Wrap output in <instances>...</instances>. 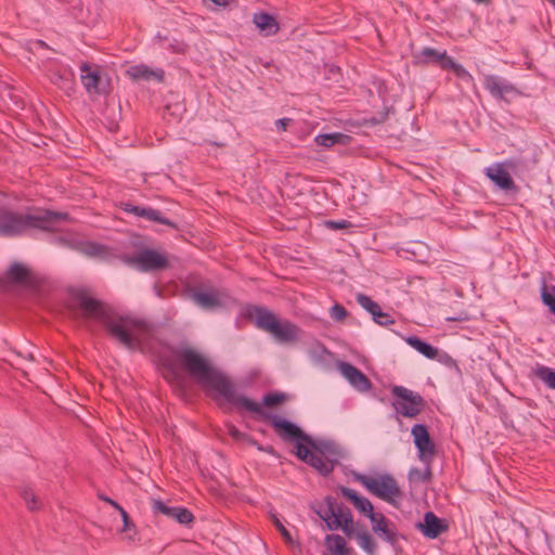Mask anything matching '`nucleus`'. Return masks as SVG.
<instances>
[{"label": "nucleus", "instance_id": "obj_16", "mask_svg": "<svg viewBox=\"0 0 555 555\" xmlns=\"http://www.w3.org/2000/svg\"><path fill=\"white\" fill-rule=\"evenodd\" d=\"M486 176L501 190L516 192L518 190L509 172L501 163L493 164L485 169Z\"/></svg>", "mask_w": 555, "mask_h": 555}, {"label": "nucleus", "instance_id": "obj_42", "mask_svg": "<svg viewBox=\"0 0 555 555\" xmlns=\"http://www.w3.org/2000/svg\"><path fill=\"white\" fill-rule=\"evenodd\" d=\"M324 224L331 230H343L351 227V223L347 220H326Z\"/></svg>", "mask_w": 555, "mask_h": 555}, {"label": "nucleus", "instance_id": "obj_4", "mask_svg": "<svg viewBox=\"0 0 555 555\" xmlns=\"http://www.w3.org/2000/svg\"><path fill=\"white\" fill-rule=\"evenodd\" d=\"M284 430L285 434L292 438L299 437L305 439L306 443L318 453L317 472L322 476L332 474L336 465H338L341 460L348 457V451L339 443L333 440H314L296 424H287Z\"/></svg>", "mask_w": 555, "mask_h": 555}, {"label": "nucleus", "instance_id": "obj_6", "mask_svg": "<svg viewBox=\"0 0 555 555\" xmlns=\"http://www.w3.org/2000/svg\"><path fill=\"white\" fill-rule=\"evenodd\" d=\"M120 259L140 272L156 273L170 268L169 255L150 247H139L132 255H121Z\"/></svg>", "mask_w": 555, "mask_h": 555}, {"label": "nucleus", "instance_id": "obj_20", "mask_svg": "<svg viewBox=\"0 0 555 555\" xmlns=\"http://www.w3.org/2000/svg\"><path fill=\"white\" fill-rule=\"evenodd\" d=\"M485 87L492 96L501 100L508 94L518 93L514 85L495 75H488L485 78Z\"/></svg>", "mask_w": 555, "mask_h": 555}, {"label": "nucleus", "instance_id": "obj_21", "mask_svg": "<svg viewBox=\"0 0 555 555\" xmlns=\"http://www.w3.org/2000/svg\"><path fill=\"white\" fill-rule=\"evenodd\" d=\"M339 492L346 498L352 505L362 514H364L370 520L372 515H377L378 513L374 512L373 504L369 499L360 495L353 489L340 486L338 488Z\"/></svg>", "mask_w": 555, "mask_h": 555}, {"label": "nucleus", "instance_id": "obj_9", "mask_svg": "<svg viewBox=\"0 0 555 555\" xmlns=\"http://www.w3.org/2000/svg\"><path fill=\"white\" fill-rule=\"evenodd\" d=\"M80 80L90 96L106 95L112 91L111 80L96 64L80 65Z\"/></svg>", "mask_w": 555, "mask_h": 555}, {"label": "nucleus", "instance_id": "obj_5", "mask_svg": "<svg viewBox=\"0 0 555 555\" xmlns=\"http://www.w3.org/2000/svg\"><path fill=\"white\" fill-rule=\"evenodd\" d=\"M255 325L270 333L278 343L289 344L298 339L300 328L288 320L280 321L276 315L264 307H253Z\"/></svg>", "mask_w": 555, "mask_h": 555}, {"label": "nucleus", "instance_id": "obj_3", "mask_svg": "<svg viewBox=\"0 0 555 555\" xmlns=\"http://www.w3.org/2000/svg\"><path fill=\"white\" fill-rule=\"evenodd\" d=\"M67 219V214L35 209L27 214L5 211L0 216V234L18 235L28 229L57 231L60 224Z\"/></svg>", "mask_w": 555, "mask_h": 555}, {"label": "nucleus", "instance_id": "obj_40", "mask_svg": "<svg viewBox=\"0 0 555 555\" xmlns=\"http://www.w3.org/2000/svg\"><path fill=\"white\" fill-rule=\"evenodd\" d=\"M347 314L348 312L345 307L339 304H335L330 310L331 318L336 321H343Z\"/></svg>", "mask_w": 555, "mask_h": 555}, {"label": "nucleus", "instance_id": "obj_49", "mask_svg": "<svg viewBox=\"0 0 555 555\" xmlns=\"http://www.w3.org/2000/svg\"><path fill=\"white\" fill-rule=\"evenodd\" d=\"M246 443L250 444V446H254L258 449V446H261L260 443H258L251 436H247V439L245 441Z\"/></svg>", "mask_w": 555, "mask_h": 555}, {"label": "nucleus", "instance_id": "obj_24", "mask_svg": "<svg viewBox=\"0 0 555 555\" xmlns=\"http://www.w3.org/2000/svg\"><path fill=\"white\" fill-rule=\"evenodd\" d=\"M253 21L264 36L275 35L280 29L275 18L268 13L254 14Z\"/></svg>", "mask_w": 555, "mask_h": 555}, {"label": "nucleus", "instance_id": "obj_46", "mask_svg": "<svg viewBox=\"0 0 555 555\" xmlns=\"http://www.w3.org/2000/svg\"><path fill=\"white\" fill-rule=\"evenodd\" d=\"M387 118V113H380L378 116H374L371 118V124L373 125H377V124H382L386 120Z\"/></svg>", "mask_w": 555, "mask_h": 555}, {"label": "nucleus", "instance_id": "obj_17", "mask_svg": "<svg viewBox=\"0 0 555 555\" xmlns=\"http://www.w3.org/2000/svg\"><path fill=\"white\" fill-rule=\"evenodd\" d=\"M415 528L426 538L436 539L448 530V525L443 519L436 516L435 513L426 512L424 515V521L417 522Z\"/></svg>", "mask_w": 555, "mask_h": 555}, {"label": "nucleus", "instance_id": "obj_48", "mask_svg": "<svg viewBox=\"0 0 555 555\" xmlns=\"http://www.w3.org/2000/svg\"><path fill=\"white\" fill-rule=\"evenodd\" d=\"M258 450L261 451V452H266V453L272 454V455L275 454V450H274V448L272 446H267V447L258 446Z\"/></svg>", "mask_w": 555, "mask_h": 555}, {"label": "nucleus", "instance_id": "obj_2", "mask_svg": "<svg viewBox=\"0 0 555 555\" xmlns=\"http://www.w3.org/2000/svg\"><path fill=\"white\" fill-rule=\"evenodd\" d=\"M78 309L82 315L101 323L107 335L129 350L141 348L142 334L146 324L138 319L121 315L111 307L94 298L89 287L72 286V310Z\"/></svg>", "mask_w": 555, "mask_h": 555}, {"label": "nucleus", "instance_id": "obj_13", "mask_svg": "<svg viewBox=\"0 0 555 555\" xmlns=\"http://www.w3.org/2000/svg\"><path fill=\"white\" fill-rule=\"evenodd\" d=\"M411 434L418 451V459L425 464H430L436 455V446L430 438L427 427L424 424H415L412 427Z\"/></svg>", "mask_w": 555, "mask_h": 555}, {"label": "nucleus", "instance_id": "obj_50", "mask_svg": "<svg viewBox=\"0 0 555 555\" xmlns=\"http://www.w3.org/2000/svg\"><path fill=\"white\" fill-rule=\"evenodd\" d=\"M36 44H38L40 47H46V43L43 41H41V40H37Z\"/></svg>", "mask_w": 555, "mask_h": 555}, {"label": "nucleus", "instance_id": "obj_15", "mask_svg": "<svg viewBox=\"0 0 555 555\" xmlns=\"http://www.w3.org/2000/svg\"><path fill=\"white\" fill-rule=\"evenodd\" d=\"M152 509L154 514H162L181 525H191L194 521L193 514L183 506H168L162 500L152 501Z\"/></svg>", "mask_w": 555, "mask_h": 555}, {"label": "nucleus", "instance_id": "obj_31", "mask_svg": "<svg viewBox=\"0 0 555 555\" xmlns=\"http://www.w3.org/2000/svg\"><path fill=\"white\" fill-rule=\"evenodd\" d=\"M446 69L452 70L455 76L466 83H473V76L463 67V65L456 63L453 59L448 61Z\"/></svg>", "mask_w": 555, "mask_h": 555}, {"label": "nucleus", "instance_id": "obj_8", "mask_svg": "<svg viewBox=\"0 0 555 555\" xmlns=\"http://www.w3.org/2000/svg\"><path fill=\"white\" fill-rule=\"evenodd\" d=\"M393 400L392 408L397 414L414 418L420 415L426 405L425 399L418 393L403 386L393 385L390 388Z\"/></svg>", "mask_w": 555, "mask_h": 555}, {"label": "nucleus", "instance_id": "obj_34", "mask_svg": "<svg viewBox=\"0 0 555 555\" xmlns=\"http://www.w3.org/2000/svg\"><path fill=\"white\" fill-rule=\"evenodd\" d=\"M337 529H341L348 538H356V533L359 531L356 529L353 520H351V522L340 524L337 520V518L332 519V521L328 522V530H337Z\"/></svg>", "mask_w": 555, "mask_h": 555}, {"label": "nucleus", "instance_id": "obj_26", "mask_svg": "<svg viewBox=\"0 0 555 555\" xmlns=\"http://www.w3.org/2000/svg\"><path fill=\"white\" fill-rule=\"evenodd\" d=\"M325 545L331 555H348L350 552L345 539L339 534H327Z\"/></svg>", "mask_w": 555, "mask_h": 555}, {"label": "nucleus", "instance_id": "obj_25", "mask_svg": "<svg viewBox=\"0 0 555 555\" xmlns=\"http://www.w3.org/2000/svg\"><path fill=\"white\" fill-rule=\"evenodd\" d=\"M405 341L409 346H411L413 349L422 353L427 359L434 360L438 357V348L434 347L433 345L422 340L417 336H408L405 338Z\"/></svg>", "mask_w": 555, "mask_h": 555}, {"label": "nucleus", "instance_id": "obj_28", "mask_svg": "<svg viewBox=\"0 0 555 555\" xmlns=\"http://www.w3.org/2000/svg\"><path fill=\"white\" fill-rule=\"evenodd\" d=\"M541 298L542 302L555 315V286L547 285L545 282H543L541 286Z\"/></svg>", "mask_w": 555, "mask_h": 555}, {"label": "nucleus", "instance_id": "obj_51", "mask_svg": "<svg viewBox=\"0 0 555 555\" xmlns=\"http://www.w3.org/2000/svg\"><path fill=\"white\" fill-rule=\"evenodd\" d=\"M474 1L477 2V3H487V2H489V0H474Z\"/></svg>", "mask_w": 555, "mask_h": 555}, {"label": "nucleus", "instance_id": "obj_29", "mask_svg": "<svg viewBox=\"0 0 555 555\" xmlns=\"http://www.w3.org/2000/svg\"><path fill=\"white\" fill-rule=\"evenodd\" d=\"M346 137L347 135L339 132L322 133L317 135L314 141L321 146L331 147L336 143H341Z\"/></svg>", "mask_w": 555, "mask_h": 555}, {"label": "nucleus", "instance_id": "obj_10", "mask_svg": "<svg viewBox=\"0 0 555 555\" xmlns=\"http://www.w3.org/2000/svg\"><path fill=\"white\" fill-rule=\"evenodd\" d=\"M192 301L204 310H215L224 308L230 305L233 299L222 289L210 287L207 291L194 288L190 293Z\"/></svg>", "mask_w": 555, "mask_h": 555}, {"label": "nucleus", "instance_id": "obj_32", "mask_svg": "<svg viewBox=\"0 0 555 555\" xmlns=\"http://www.w3.org/2000/svg\"><path fill=\"white\" fill-rule=\"evenodd\" d=\"M28 275L29 271L21 263H13L8 271V278L15 283H24Z\"/></svg>", "mask_w": 555, "mask_h": 555}, {"label": "nucleus", "instance_id": "obj_44", "mask_svg": "<svg viewBox=\"0 0 555 555\" xmlns=\"http://www.w3.org/2000/svg\"><path fill=\"white\" fill-rule=\"evenodd\" d=\"M120 515H121V518H122V522H124V526H122V531H129L131 530L132 528H134V524L132 522L130 516L128 515V513L121 507L118 509Z\"/></svg>", "mask_w": 555, "mask_h": 555}, {"label": "nucleus", "instance_id": "obj_39", "mask_svg": "<svg viewBox=\"0 0 555 555\" xmlns=\"http://www.w3.org/2000/svg\"><path fill=\"white\" fill-rule=\"evenodd\" d=\"M271 519H272V522L274 525V527L279 530V532L282 534V537L284 538V540L287 542V543H292L293 542V538L289 533V531L285 528V526L282 524V521L278 518L276 515H272L271 516Z\"/></svg>", "mask_w": 555, "mask_h": 555}, {"label": "nucleus", "instance_id": "obj_45", "mask_svg": "<svg viewBox=\"0 0 555 555\" xmlns=\"http://www.w3.org/2000/svg\"><path fill=\"white\" fill-rule=\"evenodd\" d=\"M291 122L289 118H281L275 121L276 128L285 131Z\"/></svg>", "mask_w": 555, "mask_h": 555}, {"label": "nucleus", "instance_id": "obj_18", "mask_svg": "<svg viewBox=\"0 0 555 555\" xmlns=\"http://www.w3.org/2000/svg\"><path fill=\"white\" fill-rule=\"evenodd\" d=\"M414 64L416 65H438L441 69H446L448 61L452 57L447 54V51H439L437 49L425 47L420 52L413 55Z\"/></svg>", "mask_w": 555, "mask_h": 555}, {"label": "nucleus", "instance_id": "obj_22", "mask_svg": "<svg viewBox=\"0 0 555 555\" xmlns=\"http://www.w3.org/2000/svg\"><path fill=\"white\" fill-rule=\"evenodd\" d=\"M128 75L133 80H156V81H163L164 80V70L163 69H152L147 65L141 64V65H134L131 66L127 70Z\"/></svg>", "mask_w": 555, "mask_h": 555}, {"label": "nucleus", "instance_id": "obj_14", "mask_svg": "<svg viewBox=\"0 0 555 555\" xmlns=\"http://www.w3.org/2000/svg\"><path fill=\"white\" fill-rule=\"evenodd\" d=\"M338 371L356 390L366 392L372 388L370 378L353 364L339 362Z\"/></svg>", "mask_w": 555, "mask_h": 555}, {"label": "nucleus", "instance_id": "obj_36", "mask_svg": "<svg viewBox=\"0 0 555 555\" xmlns=\"http://www.w3.org/2000/svg\"><path fill=\"white\" fill-rule=\"evenodd\" d=\"M427 467L424 470H421L418 468H411L409 472V478L413 481H422L427 482L431 479L433 473L430 469L429 464H426Z\"/></svg>", "mask_w": 555, "mask_h": 555}, {"label": "nucleus", "instance_id": "obj_43", "mask_svg": "<svg viewBox=\"0 0 555 555\" xmlns=\"http://www.w3.org/2000/svg\"><path fill=\"white\" fill-rule=\"evenodd\" d=\"M229 435L237 442H245L247 439V434L242 433L238 430L235 426H230L229 428Z\"/></svg>", "mask_w": 555, "mask_h": 555}, {"label": "nucleus", "instance_id": "obj_33", "mask_svg": "<svg viewBox=\"0 0 555 555\" xmlns=\"http://www.w3.org/2000/svg\"><path fill=\"white\" fill-rule=\"evenodd\" d=\"M21 496L25 501L27 508L29 511L34 512V511H38L41 508L42 504L39 501V499L37 498V495L35 494V492L33 491V489L27 488V487L23 488L21 491Z\"/></svg>", "mask_w": 555, "mask_h": 555}, {"label": "nucleus", "instance_id": "obj_52", "mask_svg": "<svg viewBox=\"0 0 555 555\" xmlns=\"http://www.w3.org/2000/svg\"><path fill=\"white\" fill-rule=\"evenodd\" d=\"M555 7V0H548Z\"/></svg>", "mask_w": 555, "mask_h": 555}, {"label": "nucleus", "instance_id": "obj_12", "mask_svg": "<svg viewBox=\"0 0 555 555\" xmlns=\"http://www.w3.org/2000/svg\"><path fill=\"white\" fill-rule=\"evenodd\" d=\"M370 521L372 524V531L390 544L393 550H397L400 539H405V537L398 531L396 525L382 513L372 515Z\"/></svg>", "mask_w": 555, "mask_h": 555}, {"label": "nucleus", "instance_id": "obj_7", "mask_svg": "<svg viewBox=\"0 0 555 555\" xmlns=\"http://www.w3.org/2000/svg\"><path fill=\"white\" fill-rule=\"evenodd\" d=\"M353 478L365 487L370 493L389 504L396 505V499L402 496V491L391 475L385 474L378 478H372L364 474L353 473Z\"/></svg>", "mask_w": 555, "mask_h": 555}, {"label": "nucleus", "instance_id": "obj_27", "mask_svg": "<svg viewBox=\"0 0 555 555\" xmlns=\"http://www.w3.org/2000/svg\"><path fill=\"white\" fill-rule=\"evenodd\" d=\"M356 539L359 546L367 554V555H376L377 553V544L373 537L364 529L361 528L356 533Z\"/></svg>", "mask_w": 555, "mask_h": 555}, {"label": "nucleus", "instance_id": "obj_37", "mask_svg": "<svg viewBox=\"0 0 555 555\" xmlns=\"http://www.w3.org/2000/svg\"><path fill=\"white\" fill-rule=\"evenodd\" d=\"M356 300L357 302L363 308L365 309L371 315L377 310L379 309V305L374 301L373 299H371V297L364 295V294H358L356 296Z\"/></svg>", "mask_w": 555, "mask_h": 555}, {"label": "nucleus", "instance_id": "obj_30", "mask_svg": "<svg viewBox=\"0 0 555 555\" xmlns=\"http://www.w3.org/2000/svg\"><path fill=\"white\" fill-rule=\"evenodd\" d=\"M534 375L544 382L550 388L555 389V370L544 365H538Z\"/></svg>", "mask_w": 555, "mask_h": 555}, {"label": "nucleus", "instance_id": "obj_41", "mask_svg": "<svg viewBox=\"0 0 555 555\" xmlns=\"http://www.w3.org/2000/svg\"><path fill=\"white\" fill-rule=\"evenodd\" d=\"M437 360L438 362H440L441 364L450 367V369H457V364H456V361L447 352L442 351L440 352L438 350V357L435 359Z\"/></svg>", "mask_w": 555, "mask_h": 555}, {"label": "nucleus", "instance_id": "obj_35", "mask_svg": "<svg viewBox=\"0 0 555 555\" xmlns=\"http://www.w3.org/2000/svg\"><path fill=\"white\" fill-rule=\"evenodd\" d=\"M287 397L284 392H269L262 397V404L268 408L278 406L286 401Z\"/></svg>", "mask_w": 555, "mask_h": 555}, {"label": "nucleus", "instance_id": "obj_19", "mask_svg": "<svg viewBox=\"0 0 555 555\" xmlns=\"http://www.w3.org/2000/svg\"><path fill=\"white\" fill-rule=\"evenodd\" d=\"M122 209L126 212L133 214L134 216L139 218H143L150 221H155L162 224L169 225L173 229L177 228V225L170 221L169 219L162 216V212L157 209L151 208V207H143V206H137L131 203H124Z\"/></svg>", "mask_w": 555, "mask_h": 555}, {"label": "nucleus", "instance_id": "obj_47", "mask_svg": "<svg viewBox=\"0 0 555 555\" xmlns=\"http://www.w3.org/2000/svg\"><path fill=\"white\" fill-rule=\"evenodd\" d=\"M99 498H100L102 501L109 503V504H111L112 506H114L117 511H118L119 508H121V506H120L117 502L113 501L112 499H109L108 496H106V495H104V494L99 495Z\"/></svg>", "mask_w": 555, "mask_h": 555}, {"label": "nucleus", "instance_id": "obj_38", "mask_svg": "<svg viewBox=\"0 0 555 555\" xmlns=\"http://www.w3.org/2000/svg\"><path fill=\"white\" fill-rule=\"evenodd\" d=\"M372 318H373L375 323H377L379 325H383V326H387V325H390V324L395 323V320L392 319V317L389 313L382 311L380 308L377 309L372 314Z\"/></svg>", "mask_w": 555, "mask_h": 555}, {"label": "nucleus", "instance_id": "obj_1", "mask_svg": "<svg viewBox=\"0 0 555 555\" xmlns=\"http://www.w3.org/2000/svg\"><path fill=\"white\" fill-rule=\"evenodd\" d=\"M175 357L181 365L206 389L214 390L218 396L222 397L227 402L244 410L259 414L264 421L269 422L276 435L284 441L294 442L296 448V456L307 463L317 470V455L305 439L292 438L285 434L284 427L293 424L291 421L284 420L278 415L266 412L261 404L243 396L235 390V385L229 376L220 370L214 367L208 359L190 347L175 349Z\"/></svg>", "mask_w": 555, "mask_h": 555}, {"label": "nucleus", "instance_id": "obj_11", "mask_svg": "<svg viewBox=\"0 0 555 555\" xmlns=\"http://www.w3.org/2000/svg\"><path fill=\"white\" fill-rule=\"evenodd\" d=\"M315 514L325 521L326 528L328 529V522L332 519H336L343 522H351L353 520L351 511L344 504H339L337 500L331 495L324 498L323 502L314 508Z\"/></svg>", "mask_w": 555, "mask_h": 555}, {"label": "nucleus", "instance_id": "obj_23", "mask_svg": "<svg viewBox=\"0 0 555 555\" xmlns=\"http://www.w3.org/2000/svg\"><path fill=\"white\" fill-rule=\"evenodd\" d=\"M72 248L78 249L79 251H81L83 255H86L88 257H94V258H100V259H104V260H107L111 256V250L108 247H106L105 245L92 243V242H88V243L81 244L79 246H76V244L72 240Z\"/></svg>", "mask_w": 555, "mask_h": 555}]
</instances>
